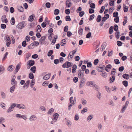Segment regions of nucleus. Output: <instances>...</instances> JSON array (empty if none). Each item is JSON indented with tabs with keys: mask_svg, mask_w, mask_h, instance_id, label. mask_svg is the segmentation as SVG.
<instances>
[{
	"mask_svg": "<svg viewBox=\"0 0 132 132\" xmlns=\"http://www.w3.org/2000/svg\"><path fill=\"white\" fill-rule=\"evenodd\" d=\"M76 52L77 50H74L70 52L68 57V59L69 61H70L72 59Z\"/></svg>",
	"mask_w": 132,
	"mask_h": 132,
	"instance_id": "1",
	"label": "nucleus"
},
{
	"mask_svg": "<svg viewBox=\"0 0 132 132\" xmlns=\"http://www.w3.org/2000/svg\"><path fill=\"white\" fill-rule=\"evenodd\" d=\"M25 23L24 21H22L19 23L17 25L16 27L20 29L24 28L26 26Z\"/></svg>",
	"mask_w": 132,
	"mask_h": 132,
	"instance_id": "2",
	"label": "nucleus"
},
{
	"mask_svg": "<svg viewBox=\"0 0 132 132\" xmlns=\"http://www.w3.org/2000/svg\"><path fill=\"white\" fill-rule=\"evenodd\" d=\"M15 78L16 77L15 75L11 77V82L12 85L16 86L17 84V82L15 80Z\"/></svg>",
	"mask_w": 132,
	"mask_h": 132,
	"instance_id": "3",
	"label": "nucleus"
},
{
	"mask_svg": "<svg viewBox=\"0 0 132 132\" xmlns=\"http://www.w3.org/2000/svg\"><path fill=\"white\" fill-rule=\"evenodd\" d=\"M15 116L17 118H22L25 120H26L27 118V116L25 115H22L20 114H16Z\"/></svg>",
	"mask_w": 132,
	"mask_h": 132,
	"instance_id": "4",
	"label": "nucleus"
},
{
	"mask_svg": "<svg viewBox=\"0 0 132 132\" xmlns=\"http://www.w3.org/2000/svg\"><path fill=\"white\" fill-rule=\"evenodd\" d=\"M16 108H19V109H26V107L23 104H17L16 105Z\"/></svg>",
	"mask_w": 132,
	"mask_h": 132,
	"instance_id": "5",
	"label": "nucleus"
},
{
	"mask_svg": "<svg viewBox=\"0 0 132 132\" xmlns=\"http://www.w3.org/2000/svg\"><path fill=\"white\" fill-rule=\"evenodd\" d=\"M46 38V36H42L39 40V42L41 44H44L45 42V39Z\"/></svg>",
	"mask_w": 132,
	"mask_h": 132,
	"instance_id": "6",
	"label": "nucleus"
},
{
	"mask_svg": "<svg viewBox=\"0 0 132 132\" xmlns=\"http://www.w3.org/2000/svg\"><path fill=\"white\" fill-rule=\"evenodd\" d=\"M29 119L30 121H35L36 120L37 117L35 115H32L30 117Z\"/></svg>",
	"mask_w": 132,
	"mask_h": 132,
	"instance_id": "7",
	"label": "nucleus"
},
{
	"mask_svg": "<svg viewBox=\"0 0 132 132\" xmlns=\"http://www.w3.org/2000/svg\"><path fill=\"white\" fill-rule=\"evenodd\" d=\"M65 120H66V124L68 127H70L72 124L71 122L69 119H66V118L65 119Z\"/></svg>",
	"mask_w": 132,
	"mask_h": 132,
	"instance_id": "8",
	"label": "nucleus"
},
{
	"mask_svg": "<svg viewBox=\"0 0 132 132\" xmlns=\"http://www.w3.org/2000/svg\"><path fill=\"white\" fill-rule=\"evenodd\" d=\"M72 5L71 0H67L66 2V5L68 7H69Z\"/></svg>",
	"mask_w": 132,
	"mask_h": 132,
	"instance_id": "9",
	"label": "nucleus"
},
{
	"mask_svg": "<svg viewBox=\"0 0 132 132\" xmlns=\"http://www.w3.org/2000/svg\"><path fill=\"white\" fill-rule=\"evenodd\" d=\"M104 67L106 71L108 72H109L110 71V69H111L112 66L110 64H109L107 65L106 67L104 66Z\"/></svg>",
	"mask_w": 132,
	"mask_h": 132,
	"instance_id": "10",
	"label": "nucleus"
},
{
	"mask_svg": "<svg viewBox=\"0 0 132 132\" xmlns=\"http://www.w3.org/2000/svg\"><path fill=\"white\" fill-rule=\"evenodd\" d=\"M30 82V80H28L26 82L25 84L24 85L23 87V89H26L28 87L29 84Z\"/></svg>",
	"mask_w": 132,
	"mask_h": 132,
	"instance_id": "11",
	"label": "nucleus"
},
{
	"mask_svg": "<svg viewBox=\"0 0 132 132\" xmlns=\"http://www.w3.org/2000/svg\"><path fill=\"white\" fill-rule=\"evenodd\" d=\"M109 15L108 14H106L102 18V21L104 22L105 21L108 19L109 18Z\"/></svg>",
	"mask_w": 132,
	"mask_h": 132,
	"instance_id": "12",
	"label": "nucleus"
},
{
	"mask_svg": "<svg viewBox=\"0 0 132 132\" xmlns=\"http://www.w3.org/2000/svg\"><path fill=\"white\" fill-rule=\"evenodd\" d=\"M5 69V68L2 65H0V75L3 73Z\"/></svg>",
	"mask_w": 132,
	"mask_h": 132,
	"instance_id": "13",
	"label": "nucleus"
},
{
	"mask_svg": "<svg viewBox=\"0 0 132 132\" xmlns=\"http://www.w3.org/2000/svg\"><path fill=\"white\" fill-rule=\"evenodd\" d=\"M94 83V82L93 81H88L86 83V84L88 86H93Z\"/></svg>",
	"mask_w": 132,
	"mask_h": 132,
	"instance_id": "14",
	"label": "nucleus"
},
{
	"mask_svg": "<svg viewBox=\"0 0 132 132\" xmlns=\"http://www.w3.org/2000/svg\"><path fill=\"white\" fill-rule=\"evenodd\" d=\"M105 68L104 67V65L102 67L100 65L98 67H97L96 68V69L98 71H102Z\"/></svg>",
	"mask_w": 132,
	"mask_h": 132,
	"instance_id": "15",
	"label": "nucleus"
},
{
	"mask_svg": "<svg viewBox=\"0 0 132 132\" xmlns=\"http://www.w3.org/2000/svg\"><path fill=\"white\" fill-rule=\"evenodd\" d=\"M50 76L51 74H47L43 77V79L45 80H46L50 78Z\"/></svg>",
	"mask_w": 132,
	"mask_h": 132,
	"instance_id": "16",
	"label": "nucleus"
},
{
	"mask_svg": "<svg viewBox=\"0 0 132 132\" xmlns=\"http://www.w3.org/2000/svg\"><path fill=\"white\" fill-rule=\"evenodd\" d=\"M28 64L30 66L33 65L35 64V62L34 60H30L29 61L27 62Z\"/></svg>",
	"mask_w": 132,
	"mask_h": 132,
	"instance_id": "17",
	"label": "nucleus"
},
{
	"mask_svg": "<svg viewBox=\"0 0 132 132\" xmlns=\"http://www.w3.org/2000/svg\"><path fill=\"white\" fill-rule=\"evenodd\" d=\"M129 76L128 74L125 73L122 75V77L126 79H128L129 78Z\"/></svg>",
	"mask_w": 132,
	"mask_h": 132,
	"instance_id": "18",
	"label": "nucleus"
},
{
	"mask_svg": "<svg viewBox=\"0 0 132 132\" xmlns=\"http://www.w3.org/2000/svg\"><path fill=\"white\" fill-rule=\"evenodd\" d=\"M92 87H93L94 89L98 91L99 90V87L95 83L94 84Z\"/></svg>",
	"mask_w": 132,
	"mask_h": 132,
	"instance_id": "19",
	"label": "nucleus"
},
{
	"mask_svg": "<svg viewBox=\"0 0 132 132\" xmlns=\"http://www.w3.org/2000/svg\"><path fill=\"white\" fill-rule=\"evenodd\" d=\"M59 116V114L57 113L54 114L53 115V119L55 120L57 119Z\"/></svg>",
	"mask_w": 132,
	"mask_h": 132,
	"instance_id": "20",
	"label": "nucleus"
},
{
	"mask_svg": "<svg viewBox=\"0 0 132 132\" xmlns=\"http://www.w3.org/2000/svg\"><path fill=\"white\" fill-rule=\"evenodd\" d=\"M18 9L20 12H23L24 11V9L22 6H19L18 7Z\"/></svg>",
	"mask_w": 132,
	"mask_h": 132,
	"instance_id": "21",
	"label": "nucleus"
},
{
	"mask_svg": "<svg viewBox=\"0 0 132 132\" xmlns=\"http://www.w3.org/2000/svg\"><path fill=\"white\" fill-rule=\"evenodd\" d=\"M16 86L13 85L12 87H11L10 89V92L12 93L14 91V89L15 88Z\"/></svg>",
	"mask_w": 132,
	"mask_h": 132,
	"instance_id": "22",
	"label": "nucleus"
},
{
	"mask_svg": "<svg viewBox=\"0 0 132 132\" xmlns=\"http://www.w3.org/2000/svg\"><path fill=\"white\" fill-rule=\"evenodd\" d=\"M106 46V43H103L101 45V51H103V50L104 49Z\"/></svg>",
	"mask_w": 132,
	"mask_h": 132,
	"instance_id": "23",
	"label": "nucleus"
},
{
	"mask_svg": "<svg viewBox=\"0 0 132 132\" xmlns=\"http://www.w3.org/2000/svg\"><path fill=\"white\" fill-rule=\"evenodd\" d=\"M78 76L79 78H82L84 76V72H82L78 73Z\"/></svg>",
	"mask_w": 132,
	"mask_h": 132,
	"instance_id": "24",
	"label": "nucleus"
},
{
	"mask_svg": "<svg viewBox=\"0 0 132 132\" xmlns=\"http://www.w3.org/2000/svg\"><path fill=\"white\" fill-rule=\"evenodd\" d=\"M77 65L76 64H74L73 65L72 69V72L73 73H75V71L77 69Z\"/></svg>",
	"mask_w": 132,
	"mask_h": 132,
	"instance_id": "25",
	"label": "nucleus"
},
{
	"mask_svg": "<svg viewBox=\"0 0 132 132\" xmlns=\"http://www.w3.org/2000/svg\"><path fill=\"white\" fill-rule=\"evenodd\" d=\"M36 67L35 66H33L31 67L30 70L31 72L35 73L36 72Z\"/></svg>",
	"mask_w": 132,
	"mask_h": 132,
	"instance_id": "26",
	"label": "nucleus"
},
{
	"mask_svg": "<svg viewBox=\"0 0 132 132\" xmlns=\"http://www.w3.org/2000/svg\"><path fill=\"white\" fill-rule=\"evenodd\" d=\"M54 111V109L53 108H51L49 109L47 113V114L51 115Z\"/></svg>",
	"mask_w": 132,
	"mask_h": 132,
	"instance_id": "27",
	"label": "nucleus"
},
{
	"mask_svg": "<svg viewBox=\"0 0 132 132\" xmlns=\"http://www.w3.org/2000/svg\"><path fill=\"white\" fill-rule=\"evenodd\" d=\"M101 75L104 78H105L107 77V75L106 73L104 72H102V73H101Z\"/></svg>",
	"mask_w": 132,
	"mask_h": 132,
	"instance_id": "28",
	"label": "nucleus"
},
{
	"mask_svg": "<svg viewBox=\"0 0 132 132\" xmlns=\"http://www.w3.org/2000/svg\"><path fill=\"white\" fill-rule=\"evenodd\" d=\"M66 40L65 39H63L61 41V46H63L64 45L66 44Z\"/></svg>",
	"mask_w": 132,
	"mask_h": 132,
	"instance_id": "29",
	"label": "nucleus"
},
{
	"mask_svg": "<svg viewBox=\"0 0 132 132\" xmlns=\"http://www.w3.org/2000/svg\"><path fill=\"white\" fill-rule=\"evenodd\" d=\"M67 63V68H68L71 66L72 64V63H70L68 62H66Z\"/></svg>",
	"mask_w": 132,
	"mask_h": 132,
	"instance_id": "30",
	"label": "nucleus"
},
{
	"mask_svg": "<svg viewBox=\"0 0 132 132\" xmlns=\"http://www.w3.org/2000/svg\"><path fill=\"white\" fill-rule=\"evenodd\" d=\"M105 90L107 92L109 93H110L111 92V90L110 88L107 86H105Z\"/></svg>",
	"mask_w": 132,
	"mask_h": 132,
	"instance_id": "31",
	"label": "nucleus"
},
{
	"mask_svg": "<svg viewBox=\"0 0 132 132\" xmlns=\"http://www.w3.org/2000/svg\"><path fill=\"white\" fill-rule=\"evenodd\" d=\"M123 10L124 12H127L128 10V7L126 6L125 4L123 5Z\"/></svg>",
	"mask_w": 132,
	"mask_h": 132,
	"instance_id": "32",
	"label": "nucleus"
},
{
	"mask_svg": "<svg viewBox=\"0 0 132 132\" xmlns=\"http://www.w3.org/2000/svg\"><path fill=\"white\" fill-rule=\"evenodd\" d=\"M53 50H50L48 53H47V55L48 56H51L52 54H53Z\"/></svg>",
	"mask_w": 132,
	"mask_h": 132,
	"instance_id": "33",
	"label": "nucleus"
},
{
	"mask_svg": "<svg viewBox=\"0 0 132 132\" xmlns=\"http://www.w3.org/2000/svg\"><path fill=\"white\" fill-rule=\"evenodd\" d=\"M124 18L125 19H124V20L123 22V26H125L127 22V16H125Z\"/></svg>",
	"mask_w": 132,
	"mask_h": 132,
	"instance_id": "34",
	"label": "nucleus"
},
{
	"mask_svg": "<svg viewBox=\"0 0 132 132\" xmlns=\"http://www.w3.org/2000/svg\"><path fill=\"white\" fill-rule=\"evenodd\" d=\"M34 20L33 16L32 15L30 16L28 18V21L30 22H32Z\"/></svg>",
	"mask_w": 132,
	"mask_h": 132,
	"instance_id": "35",
	"label": "nucleus"
},
{
	"mask_svg": "<svg viewBox=\"0 0 132 132\" xmlns=\"http://www.w3.org/2000/svg\"><path fill=\"white\" fill-rule=\"evenodd\" d=\"M122 84L124 86L126 87L128 85V81L126 80H124L122 81Z\"/></svg>",
	"mask_w": 132,
	"mask_h": 132,
	"instance_id": "36",
	"label": "nucleus"
},
{
	"mask_svg": "<svg viewBox=\"0 0 132 132\" xmlns=\"http://www.w3.org/2000/svg\"><path fill=\"white\" fill-rule=\"evenodd\" d=\"M0 105L1 107L3 109H5V107L6 106V105L4 103L2 102L0 104Z\"/></svg>",
	"mask_w": 132,
	"mask_h": 132,
	"instance_id": "37",
	"label": "nucleus"
},
{
	"mask_svg": "<svg viewBox=\"0 0 132 132\" xmlns=\"http://www.w3.org/2000/svg\"><path fill=\"white\" fill-rule=\"evenodd\" d=\"M10 22L12 25H14L15 24V19L14 17L12 18Z\"/></svg>",
	"mask_w": 132,
	"mask_h": 132,
	"instance_id": "38",
	"label": "nucleus"
},
{
	"mask_svg": "<svg viewBox=\"0 0 132 132\" xmlns=\"http://www.w3.org/2000/svg\"><path fill=\"white\" fill-rule=\"evenodd\" d=\"M87 111V108L85 107L82 110H81V113H82L83 114L85 112H86Z\"/></svg>",
	"mask_w": 132,
	"mask_h": 132,
	"instance_id": "39",
	"label": "nucleus"
},
{
	"mask_svg": "<svg viewBox=\"0 0 132 132\" xmlns=\"http://www.w3.org/2000/svg\"><path fill=\"white\" fill-rule=\"evenodd\" d=\"M37 32H39L41 31V28L40 26L38 25L37 27Z\"/></svg>",
	"mask_w": 132,
	"mask_h": 132,
	"instance_id": "40",
	"label": "nucleus"
},
{
	"mask_svg": "<svg viewBox=\"0 0 132 132\" xmlns=\"http://www.w3.org/2000/svg\"><path fill=\"white\" fill-rule=\"evenodd\" d=\"M59 12V10L58 9H55L54 11V14L55 15H58Z\"/></svg>",
	"mask_w": 132,
	"mask_h": 132,
	"instance_id": "41",
	"label": "nucleus"
},
{
	"mask_svg": "<svg viewBox=\"0 0 132 132\" xmlns=\"http://www.w3.org/2000/svg\"><path fill=\"white\" fill-rule=\"evenodd\" d=\"M20 66L19 65H17L16 67L15 70L16 71V73L18 72L19 70L20 69Z\"/></svg>",
	"mask_w": 132,
	"mask_h": 132,
	"instance_id": "42",
	"label": "nucleus"
},
{
	"mask_svg": "<svg viewBox=\"0 0 132 132\" xmlns=\"http://www.w3.org/2000/svg\"><path fill=\"white\" fill-rule=\"evenodd\" d=\"M73 97H70L69 99V101L70 103H69L74 104V101L73 100Z\"/></svg>",
	"mask_w": 132,
	"mask_h": 132,
	"instance_id": "43",
	"label": "nucleus"
},
{
	"mask_svg": "<svg viewBox=\"0 0 132 132\" xmlns=\"http://www.w3.org/2000/svg\"><path fill=\"white\" fill-rule=\"evenodd\" d=\"M101 16L100 15H98L97 16L96 20L98 22H99L101 20Z\"/></svg>",
	"mask_w": 132,
	"mask_h": 132,
	"instance_id": "44",
	"label": "nucleus"
},
{
	"mask_svg": "<svg viewBox=\"0 0 132 132\" xmlns=\"http://www.w3.org/2000/svg\"><path fill=\"white\" fill-rule=\"evenodd\" d=\"M119 17L117 16L115 17L114 18V20L115 22L116 23H118L119 22Z\"/></svg>",
	"mask_w": 132,
	"mask_h": 132,
	"instance_id": "45",
	"label": "nucleus"
},
{
	"mask_svg": "<svg viewBox=\"0 0 132 132\" xmlns=\"http://www.w3.org/2000/svg\"><path fill=\"white\" fill-rule=\"evenodd\" d=\"M1 94L2 98L3 99L5 98L6 96L5 93L3 92H1Z\"/></svg>",
	"mask_w": 132,
	"mask_h": 132,
	"instance_id": "46",
	"label": "nucleus"
},
{
	"mask_svg": "<svg viewBox=\"0 0 132 132\" xmlns=\"http://www.w3.org/2000/svg\"><path fill=\"white\" fill-rule=\"evenodd\" d=\"M29 77L31 79H34V76L33 74L32 73H30L29 75Z\"/></svg>",
	"mask_w": 132,
	"mask_h": 132,
	"instance_id": "47",
	"label": "nucleus"
},
{
	"mask_svg": "<svg viewBox=\"0 0 132 132\" xmlns=\"http://www.w3.org/2000/svg\"><path fill=\"white\" fill-rule=\"evenodd\" d=\"M113 27L112 26H111L109 28V33L110 34H111L112 33L113 31Z\"/></svg>",
	"mask_w": 132,
	"mask_h": 132,
	"instance_id": "48",
	"label": "nucleus"
},
{
	"mask_svg": "<svg viewBox=\"0 0 132 132\" xmlns=\"http://www.w3.org/2000/svg\"><path fill=\"white\" fill-rule=\"evenodd\" d=\"M127 107H126L124 106H123L122 108L121 111L120 112L121 113H123L124 112V111H125Z\"/></svg>",
	"mask_w": 132,
	"mask_h": 132,
	"instance_id": "49",
	"label": "nucleus"
},
{
	"mask_svg": "<svg viewBox=\"0 0 132 132\" xmlns=\"http://www.w3.org/2000/svg\"><path fill=\"white\" fill-rule=\"evenodd\" d=\"M48 84V81H45L43 84L42 85L44 86H47Z\"/></svg>",
	"mask_w": 132,
	"mask_h": 132,
	"instance_id": "50",
	"label": "nucleus"
},
{
	"mask_svg": "<svg viewBox=\"0 0 132 132\" xmlns=\"http://www.w3.org/2000/svg\"><path fill=\"white\" fill-rule=\"evenodd\" d=\"M93 116L92 115H89L87 117V120L88 121H89L90 120L93 118Z\"/></svg>",
	"mask_w": 132,
	"mask_h": 132,
	"instance_id": "51",
	"label": "nucleus"
},
{
	"mask_svg": "<svg viewBox=\"0 0 132 132\" xmlns=\"http://www.w3.org/2000/svg\"><path fill=\"white\" fill-rule=\"evenodd\" d=\"M111 1L109 3V4L111 6H113L114 5V1L113 0H111Z\"/></svg>",
	"mask_w": 132,
	"mask_h": 132,
	"instance_id": "52",
	"label": "nucleus"
},
{
	"mask_svg": "<svg viewBox=\"0 0 132 132\" xmlns=\"http://www.w3.org/2000/svg\"><path fill=\"white\" fill-rule=\"evenodd\" d=\"M83 29L82 28H80L78 30L79 34L80 35H82V34Z\"/></svg>",
	"mask_w": 132,
	"mask_h": 132,
	"instance_id": "53",
	"label": "nucleus"
},
{
	"mask_svg": "<svg viewBox=\"0 0 132 132\" xmlns=\"http://www.w3.org/2000/svg\"><path fill=\"white\" fill-rule=\"evenodd\" d=\"M118 13L117 12H115L113 13V16L114 17H116L117 16H118Z\"/></svg>",
	"mask_w": 132,
	"mask_h": 132,
	"instance_id": "54",
	"label": "nucleus"
},
{
	"mask_svg": "<svg viewBox=\"0 0 132 132\" xmlns=\"http://www.w3.org/2000/svg\"><path fill=\"white\" fill-rule=\"evenodd\" d=\"M13 109H12L11 107L10 106L7 109L6 112L7 113L11 112L13 111Z\"/></svg>",
	"mask_w": 132,
	"mask_h": 132,
	"instance_id": "55",
	"label": "nucleus"
},
{
	"mask_svg": "<svg viewBox=\"0 0 132 132\" xmlns=\"http://www.w3.org/2000/svg\"><path fill=\"white\" fill-rule=\"evenodd\" d=\"M90 7L91 8L93 9H94L95 7V4L93 3H92L91 4H90Z\"/></svg>",
	"mask_w": 132,
	"mask_h": 132,
	"instance_id": "56",
	"label": "nucleus"
},
{
	"mask_svg": "<svg viewBox=\"0 0 132 132\" xmlns=\"http://www.w3.org/2000/svg\"><path fill=\"white\" fill-rule=\"evenodd\" d=\"M8 54V53L7 52H6V53L5 54L2 60V61H4V60L6 58V57H7V56Z\"/></svg>",
	"mask_w": 132,
	"mask_h": 132,
	"instance_id": "57",
	"label": "nucleus"
},
{
	"mask_svg": "<svg viewBox=\"0 0 132 132\" xmlns=\"http://www.w3.org/2000/svg\"><path fill=\"white\" fill-rule=\"evenodd\" d=\"M74 104H72V103H69V106H68V109L69 110H70L72 106L74 105Z\"/></svg>",
	"mask_w": 132,
	"mask_h": 132,
	"instance_id": "58",
	"label": "nucleus"
},
{
	"mask_svg": "<svg viewBox=\"0 0 132 132\" xmlns=\"http://www.w3.org/2000/svg\"><path fill=\"white\" fill-rule=\"evenodd\" d=\"M114 62L116 64H118L120 63L119 60L118 59H114Z\"/></svg>",
	"mask_w": 132,
	"mask_h": 132,
	"instance_id": "59",
	"label": "nucleus"
},
{
	"mask_svg": "<svg viewBox=\"0 0 132 132\" xmlns=\"http://www.w3.org/2000/svg\"><path fill=\"white\" fill-rule=\"evenodd\" d=\"M87 103V101L86 100L83 99H82V104L84 105H85Z\"/></svg>",
	"mask_w": 132,
	"mask_h": 132,
	"instance_id": "60",
	"label": "nucleus"
},
{
	"mask_svg": "<svg viewBox=\"0 0 132 132\" xmlns=\"http://www.w3.org/2000/svg\"><path fill=\"white\" fill-rule=\"evenodd\" d=\"M110 80L111 81L110 82H113L115 80V77L114 76H112L110 78Z\"/></svg>",
	"mask_w": 132,
	"mask_h": 132,
	"instance_id": "61",
	"label": "nucleus"
},
{
	"mask_svg": "<svg viewBox=\"0 0 132 132\" xmlns=\"http://www.w3.org/2000/svg\"><path fill=\"white\" fill-rule=\"evenodd\" d=\"M46 25V23L45 22H43L41 24L42 27L43 28L45 27Z\"/></svg>",
	"mask_w": 132,
	"mask_h": 132,
	"instance_id": "62",
	"label": "nucleus"
},
{
	"mask_svg": "<svg viewBox=\"0 0 132 132\" xmlns=\"http://www.w3.org/2000/svg\"><path fill=\"white\" fill-rule=\"evenodd\" d=\"M13 67V66L12 65L9 66L8 68V70L10 71H12L13 69V68H12V67Z\"/></svg>",
	"mask_w": 132,
	"mask_h": 132,
	"instance_id": "63",
	"label": "nucleus"
},
{
	"mask_svg": "<svg viewBox=\"0 0 132 132\" xmlns=\"http://www.w3.org/2000/svg\"><path fill=\"white\" fill-rule=\"evenodd\" d=\"M65 13L67 14H69L70 13V10L69 9L66 10H65Z\"/></svg>",
	"mask_w": 132,
	"mask_h": 132,
	"instance_id": "64",
	"label": "nucleus"
}]
</instances>
